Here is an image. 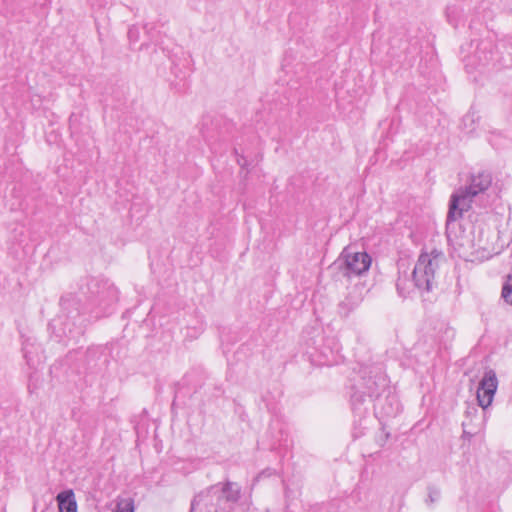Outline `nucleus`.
I'll list each match as a JSON object with an SVG mask.
<instances>
[{"label":"nucleus","instance_id":"obj_1","mask_svg":"<svg viewBox=\"0 0 512 512\" xmlns=\"http://www.w3.org/2000/svg\"><path fill=\"white\" fill-rule=\"evenodd\" d=\"M491 183L492 178L489 173L472 174L469 184L466 187L459 188L451 195L447 222L460 219L463 213L470 209L473 198L486 191Z\"/></svg>","mask_w":512,"mask_h":512},{"label":"nucleus","instance_id":"obj_2","mask_svg":"<svg viewBox=\"0 0 512 512\" xmlns=\"http://www.w3.org/2000/svg\"><path fill=\"white\" fill-rule=\"evenodd\" d=\"M443 258L442 252L437 250L420 254L412 273L415 287L418 290L423 292L432 290L435 284V273Z\"/></svg>","mask_w":512,"mask_h":512},{"label":"nucleus","instance_id":"obj_3","mask_svg":"<svg viewBox=\"0 0 512 512\" xmlns=\"http://www.w3.org/2000/svg\"><path fill=\"white\" fill-rule=\"evenodd\" d=\"M371 261L370 255L366 252L353 251L350 247H346L333 263V267L340 270L343 276L351 278L366 273Z\"/></svg>","mask_w":512,"mask_h":512},{"label":"nucleus","instance_id":"obj_4","mask_svg":"<svg viewBox=\"0 0 512 512\" xmlns=\"http://www.w3.org/2000/svg\"><path fill=\"white\" fill-rule=\"evenodd\" d=\"M214 497H224L229 502H236L240 498V487L231 482H227L222 487L219 485L211 487L194 498L191 504V512H200L202 506Z\"/></svg>","mask_w":512,"mask_h":512},{"label":"nucleus","instance_id":"obj_5","mask_svg":"<svg viewBox=\"0 0 512 512\" xmlns=\"http://www.w3.org/2000/svg\"><path fill=\"white\" fill-rule=\"evenodd\" d=\"M498 387V379L493 370H488L479 382L476 391L478 405L485 411L493 402Z\"/></svg>","mask_w":512,"mask_h":512},{"label":"nucleus","instance_id":"obj_6","mask_svg":"<svg viewBox=\"0 0 512 512\" xmlns=\"http://www.w3.org/2000/svg\"><path fill=\"white\" fill-rule=\"evenodd\" d=\"M57 501L60 512H77V504L72 491L59 493Z\"/></svg>","mask_w":512,"mask_h":512},{"label":"nucleus","instance_id":"obj_7","mask_svg":"<svg viewBox=\"0 0 512 512\" xmlns=\"http://www.w3.org/2000/svg\"><path fill=\"white\" fill-rule=\"evenodd\" d=\"M386 380L384 377L368 379L366 382V390L363 392L370 398L378 397L381 390L385 387Z\"/></svg>","mask_w":512,"mask_h":512},{"label":"nucleus","instance_id":"obj_8","mask_svg":"<svg viewBox=\"0 0 512 512\" xmlns=\"http://www.w3.org/2000/svg\"><path fill=\"white\" fill-rule=\"evenodd\" d=\"M501 296L506 303L512 305V276H509L506 279L502 288Z\"/></svg>","mask_w":512,"mask_h":512},{"label":"nucleus","instance_id":"obj_9","mask_svg":"<svg viewBox=\"0 0 512 512\" xmlns=\"http://www.w3.org/2000/svg\"><path fill=\"white\" fill-rule=\"evenodd\" d=\"M115 512H134L132 500H121L118 502Z\"/></svg>","mask_w":512,"mask_h":512},{"label":"nucleus","instance_id":"obj_10","mask_svg":"<svg viewBox=\"0 0 512 512\" xmlns=\"http://www.w3.org/2000/svg\"><path fill=\"white\" fill-rule=\"evenodd\" d=\"M140 31L137 26H131L128 30V39L131 44H135L139 41Z\"/></svg>","mask_w":512,"mask_h":512},{"label":"nucleus","instance_id":"obj_11","mask_svg":"<svg viewBox=\"0 0 512 512\" xmlns=\"http://www.w3.org/2000/svg\"><path fill=\"white\" fill-rule=\"evenodd\" d=\"M440 498V491L436 488H430L427 503L433 504L434 502L438 501Z\"/></svg>","mask_w":512,"mask_h":512},{"label":"nucleus","instance_id":"obj_12","mask_svg":"<svg viewBox=\"0 0 512 512\" xmlns=\"http://www.w3.org/2000/svg\"><path fill=\"white\" fill-rule=\"evenodd\" d=\"M492 255L493 254L490 253V252L483 251V253L480 256H478V258L480 260H488V259H490L492 257Z\"/></svg>","mask_w":512,"mask_h":512},{"label":"nucleus","instance_id":"obj_13","mask_svg":"<svg viewBox=\"0 0 512 512\" xmlns=\"http://www.w3.org/2000/svg\"><path fill=\"white\" fill-rule=\"evenodd\" d=\"M397 289H398L399 293H400L401 295H403L402 287H401V282H400V281L397 283Z\"/></svg>","mask_w":512,"mask_h":512}]
</instances>
